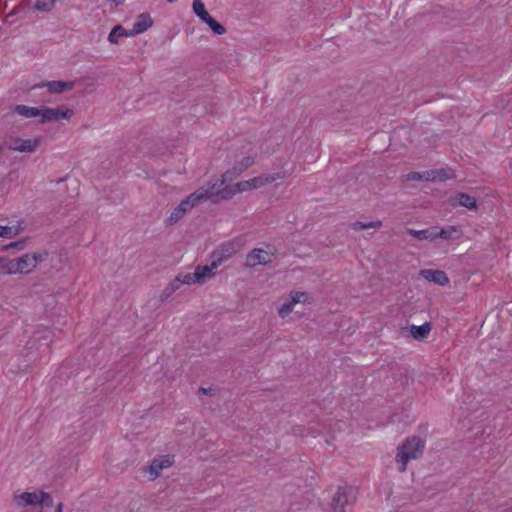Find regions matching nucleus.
Masks as SVG:
<instances>
[{"mask_svg": "<svg viewBox=\"0 0 512 512\" xmlns=\"http://www.w3.org/2000/svg\"><path fill=\"white\" fill-rule=\"evenodd\" d=\"M425 441L419 436H412L398 447L396 461L400 463L399 471L404 472L410 460L418 459L424 452Z\"/></svg>", "mask_w": 512, "mask_h": 512, "instance_id": "obj_1", "label": "nucleus"}, {"mask_svg": "<svg viewBox=\"0 0 512 512\" xmlns=\"http://www.w3.org/2000/svg\"><path fill=\"white\" fill-rule=\"evenodd\" d=\"M358 489L354 486H339L334 494L330 506L333 512H345V508L352 506L357 499Z\"/></svg>", "mask_w": 512, "mask_h": 512, "instance_id": "obj_2", "label": "nucleus"}, {"mask_svg": "<svg viewBox=\"0 0 512 512\" xmlns=\"http://www.w3.org/2000/svg\"><path fill=\"white\" fill-rule=\"evenodd\" d=\"M206 195L201 191H195L190 194L188 197L183 199L177 207L171 212L170 216L167 218V224L173 225L177 223L186 212L191 210L194 206H196L200 201H203V197Z\"/></svg>", "mask_w": 512, "mask_h": 512, "instance_id": "obj_3", "label": "nucleus"}, {"mask_svg": "<svg viewBox=\"0 0 512 512\" xmlns=\"http://www.w3.org/2000/svg\"><path fill=\"white\" fill-rule=\"evenodd\" d=\"M196 191H201L206 196L203 200H208L213 196L219 197L220 199H230L235 195V191L226 186V181L223 178L216 180L215 182H209L207 187H200Z\"/></svg>", "mask_w": 512, "mask_h": 512, "instance_id": "obj_4", "label": "nucleus"}, {"mask_svg": "<svg viewBox=\"0 0 512 512\" xmlns=\"http://www.w3.org/2000/svg\"><path fill=\"white\" fill-rule=\"evenodd\" d=\"M42 138L22 139L20 137H10L5 141V145L9 150L22 153H33L40 145Z\"/></svg>", "mask_w": 512, "mask_h": 512, "instance_id": "obj_5", "label": "nucleus"}, {"mask_svg": "<svg viewBox=\"0 0 512 512\" xmlns=\"http://www.w3.org/2000/svg\"><path fill=\"white\" fill-rule=\"evenodd\" d=\"M74 115V111L71 109H63V108H49L42 107L41 109V118L39 119L40 123H46L51 121H60L63 119L69 120Z\"/></svg>", "mask_w": 512, "mask_h": 512, "instance_id": "obj_6", "label": "nucleus"}, {"mask_svg": "<svg viewBox=\"0 0 512 512\" xmlns=\"http://www.w3.org/2000/svg\"><path fill=\"white\" fill-rule=\"evenodd\" d=\"M236 252L235 247L231 243L222 244L217 250L211 254L213 267H219L223 262L230 259Z\"/></svg>", "mask_w": 512, "mask_h": 512, "instance_id": "obj_7", "label": "nucleus"}, {"mask_svg": "<svg viewBox=\"0 0 512 512\" xmlns=\"http://www.w3.org/2000/svg\"><path fill=\"white\" fill-rule=\"evenodd\" d=\"M449 204L452 207H465L471 211H475L478 209L476 198L464 192H459L455 194V196L451 197L449 199Z\"/></svg>", "mask_w": 512, "mask_h": 512, "instance_id": "obj_8", "label": "nucleus"}, {"mask_svg": "<svg viewBox=\"0 0 512 512\" xmlns=\"http://www.w3.org/2000/svg\"><path fill=\"white\" fill-rule=\"evenodd\" d=\"M271 255L261 248H254L246 257V266L255 267L257 265H266L270 263Z\"/></svg>", "mask_w": 512, "mask_h": 512, "instance_id": "obj_9", "label": "nucleus"}, {"mask_svg": "<svg viewBox=\"0 0 512 512\" xmlns=\"http://www.w3.org/2000/svg\"><path fill=\"white\" fill-rule=\"evenodd\" d=\"M46 87L48 91L52 94H61L65 91L72 90L74 87L73 81H46L34 86V88H43Z\"/></svg>", "mask_w": 512, "mask_h": 512, "instance_id": "obj_10", "label": "nucleus"}, {"mask_svg": "<svg viewBox=\"0 0 512 512\" xmlns=\"http://www.w3.org/2000/svg\"><path fill=\"white\" fill-rule=\"evenodd\" d=\"M153 23V19L151 18V15L148 12L140 13L137 16L132 29L130 30V35H133L135 37L141 33H144L150 27L153 26Z\"/></svg>", "mask_w": 512, "mask_h": 512, "instance_id": "obj_11", "label": "nucleus"}, {"mask_svg": "<svg viewBox=\"0 0 512 512\" xmlns=\"http://www.w3.org/2000/svg\"><path fill=\"white\" fill-rule=\"evenodd\" d=\"M463 236V231L459 226L448 225L444 227L437 226L436 240H458Z\"/></svg>", "mask_w": 512, "mask_h": 512, "instance_id": "obj_12", "label": "nucleus"}, {"mask_svg": "<svg viewBox=\"0 0 512 512\" xmlns=\"http://www.w3.org/2000/svg\"><path fill=\"white\" fill-rule=\"evenodd\" d=\"M420 275L429 282H433L440 286L448 285L450 282L446 272L442 270L423 269L420 271Z\"/></svg>", "mask_w": 512, "mask_h": 512, "instance_id": "obj_13", "label": "nucleus"}, {"mask_svg": "<svg viewBox=\"0 0 512 512\" xmlns=\"http://www.w3.org/2000/svg\"><path fill=\"white\" fill-rule=\"evenodd\" d=\"M13 262L15 274H27L35 268L33 256H29V253H26L17 259H13Z\"/></svg>", "mask_w": 512, "mask_h": 512, "instance_id": "obj_14", "label": "nucleus"}, {"mask_svg": "<svg viewBox=\"0 0 512 512\" xmlns=\"http://www.w3.org/2000/svg\"><path fill=\"white\" fill-rule=\"evenodd\" d=\"M436 231H437V226H430L427 229H423V230H415L412 228H408L407 234L413 236L414 238H416L420 241H424V240L435 241L436 240Z\"/></svg>", "mask_w": 512, "mask_h": 512, "instance_id": "obj_15", "label": "nucleus"}, {"mask_svg": "<svg viewBox=\"0 0 512 512\" xmlns=\"http://www.w3.org/2000/svg\"><path fill=\"white\" fill-rule=\"evenodd\" d=\"M40 492H23L14 496V501L18 506L38 505Z\"/></svg>", "mask_w": 512, "mask_h": 512, "instance_id": "obj_16", "label": "nucleus"}, {"mask_svg": "<svg viewBox=\"0 0 512 512\" xmlns=\"http://www.w3.org/2000/svg\"><path fill=\"white\" fill-rule=\"evenodd\" d=\"M285 177L284 174L277 172L271 174H263L251 179L253 189L260 188L268 183H272L279 179H283Z\"/></svg>", "mask_w": 512, "mask_h": 512, "instance_id": "obj_17", "label": "nucleus"}, {"mask_svg": "<svg viewBox=\"0 0 512 512\" xmlns=\"http://www.w3.org/2000/svg\"><path fill=\"white\" fill-rule=\"evenodd\" d=\"M41 109L42 107H29L23 104H19L13 108V112L25 118H41Z\"/></svg>", "mask_w": 512, "mask_h": 512, "instance_id": "obj_18", "label": "nucleus"}, {"mask_svg": "<svg viewBox=\"0 0 512 512\" xmlns=\"http://www.w3.org/2000/svg\"><path fill=\"white\" fill-rule=\"evenodd\" d=\"M431 331V324L429 322H425L422 325H411L410 332L414 339L416 340H424L428 337Z\"/></svg>", "mask_w": 512, "mask_h": 512, "instance_id": "obj_19", "label": "nucleus"}, {"mask_svg": "<svg viewBox=\"0 0 512 512\" xmlns=\"http://www.w3.org/2000/svg\"><path fill=\"white\" fill-rule=\"evenodd\" d=\"M120 37H134V36L130 35V30L125 29L121 25H116L110 31V33L108 35V41L111 44H117L118 43V39Z\"/></svg>", "mask_w": 512, "mask_h": 512, "instance_id": "obj_20", "label": "nucleus"}, {"mask_svg": "<svg viewBox=\"0 0 512 512\" xmlns=\"http://www.w3.org/2000/svg\"><path fill=\"white\" fill-rule=\"evenodd\" d=\"M192 9L195 15L203 22L206 20L208 16H210L202 0H194L192 4Z\"/></svg>", "mask_w": 512, "mask_h": 512, "instance_id": "obj_21", "label": "nucleus"}, {"mask_svg": "<svg viewBox=\"0 0 512 512\" xmlns=\"http://www.w3.org/2000/svg\"><path fill=\"white\" fill-rule=\"evenodd\" d=\"M216 268L217 267H213V260L211 259L210 265L197 266L195 268V277L196 279H199V281L201 282L206 277L210 276L212 274V271Z\"/></svg>", "mask_w": 512, "mask_h": 512, "instance_id": "obj_22", "label": "nucleus"}, {"mask_svg": "<svg viewBox=\"0 0 512 512\" xmlns=\"http://www.w3.org/2000/svg\"><path fill=\"white\" fill-rule=\"evenodd\" d=\"M168 466H170V461L167 457H163V459H154L150 466V473L158 476L160 471Z\"/></svg>", "mask_w": 512, "mask_h": 512, "instance_id": "obj_23", "label": "nucleus"}, {"mask_svg": "<svg viewBox=\"0 0 512 512\" xmlns=\"http://www.w3.org/2000/svg\"><path fill=\"white\" fill-rule=\"evenodd\" d=\"M204 23H206L216 35H223L226 32V28L211 15L206 18Z\"/></svg>", "mask_w": 512, "mask_h": 512, "instance_id": "obj_24", "label": "nucleus"}, {"mask_svg": "<svg viewBox=\"0 0 512 512\" xmlns=\"http://www.w3.org/2000/svg\"><path fill=\"white\" fill-rule=\"evenodd\" d=\"M56 0H36L34 8L41 12H50L55 6Z\"/></svg>", "mask_w": 512, "mask_h": 512, "instance_id": "obj_25", "label": "nucleus"}, {"mask_svg": "<svg viewBox=\"0 0 512 512\" xmlns=\"http://www.w3.org/2000/svg\"><path fill=\"white\" fill-rule=\"evenodd\" d=\"M0 271L5 274H15L13 259L1 257Z\"/></svg>", "mask_w": 512, "mask_h": 512, "instance_id": "obj_26", "label": "nucleus"}, {"mask_svg": "<svg viewBox=\"0 0 512 512\" xmlns=\"http://www.w3.org/2000/svg\"><path fill=\"white\" fill-rule=\"evenodd\" d=\"M426 174L428 175L425 180H440V181H444L446 179L449 178L447 172L445 169H439V170H435V171H431V172H426Z\"/></svg>", "mask_w": 512, "mask_h": 512, "instance_id": "obj_27", "label": "nucleus"}, {"mask_svg": "<svg viewBox=\"0 0 512 512\" xmlns=\"http://www.w3.org/2000/svg\"><path fill=\"white\" fill-rule=\"evenodd\" d=\"M20 231V227L13 228L10 226H0V237L10 239L17 236L20 233Z\"/></svg>", "mask_w": 512, "mask_h": 512, "instance_id": "obj_28", "label": "nucleus"}, {"mask_svg": "<svg viewBox=\"0 0 512 512\" xmlns=\"http://www.w3.org/2000/svg\"><path fill=\"white\" fill-rule=\"evenodd\" d=\"M243 171H240V168L235 164L231 169L227 170L223 173L222 178L224 181L231 182L237 176H239Z\"/></svg>", "mask_w": 512, "mask_h": 512, "instance_id": "obj_29", "label": "nucleus"}, {"mask_svg": "<svg viewBox=\"0 0 512 512\" xmlns=\"http://www.w3.org/2000/svg\"><path fill=\"white\" fill-rule=\"evenodd\" d=\"M39 499L38 505L42 507L51 508L54 505L53 498L47 492L40 491Z\"/></svg>", "mask_w": 512, "mask_h": 512, "instance_id": "obj_30", "label": "nucleus"}, {"mask_svg": "<svg viewBox=\"0 0 512 512\" xmlns=\"http://www.w3.org/2000/svg\"><path fill=\"white\" fill-rule=\"evenodd\" d=\"M308 299V294L306 292H291L290 293V301L293 305L297 303H304Z\"/></svg>", "mask_w": 512, "mask_h": 512, "instance_id": "obj_31", "label": "nucleus"}, {"mask_svg": "<svg viewBox=\"0 0 512 512\" xmlns=\"http://www.w3.org/2000/svg\"><path fill=\"white\" fill-rule=\"evenodd\" d=\"M252 189H253L252 182H251V179H249V180L238 182L232 190L235 191V194H236L238 192H244V191H248V190H252Z\"/></svg>", "mask_w": 512, "mask_h": 512, "instance_id": "obj_32", "label": "nucleus"}, {"mask_svg": "<svg viewBox=\"0 0 512 512\" xmlns=\"http://www.w3.org/2000/svg\"><path fill=\"white\" fill-rule=\"evenodd\" d=\"M180 280L182 281L183 285H192L197 282H200L199 279H196L195 272L193 273H185V274H179Z\"/></svg>", "mask_w": 512, "mask_h": 512, "instance_id": "obj_33", "label": "nucleus"}, {"mask_svg": "<svg viewBox=\"0 0 512 512\" xmlns=\"http://www.w3.org/2000/svg\"><path fill=\"white\" fill-rule=\"evenodd\" d=\"M26 242H27V239H21V240H18V241H14V242H11L5 246H3V250H7V249H17V250H23L26 246Z\"/></svg>", "mask_w": 512, "mask_h": 512, "instance_id": "obj_34", "label": "nucleus"}, {"mask_svg": "<svg viewBox=\"0 0 512 512\" xmlns=\"http://www.w3.org/2000/svg\"><path fill=\"white\" fill-rule=\"evenodd\" d=\"M254 163V158L252 156H245L236 163V165L240 168V171H245Z\"/></svg>", "mask_w": 512, "mask_h": 512, "instance_id": "obj_35", "label": "nucleus"}, {"mask_svg": "<svg viewBox=\"0 0 512 512\" xmlns=\"http://www.w3.org/2000/svg\"><path fill=\"white\" fill-rule=\"evenodd\" d=\"M293 304L291 301H289L288 303H284L279 309H278V314L280 317L282 318H285L286 316H288L292 310H293Z\"/></svg>", "mask_w": 512, "mask_h": 512, "instance_id": "obj_36", "label": "nucleus"}, {"mask_svg": "<svg viewBox=\"0 0 512 512\" xmlns=\"http://www.w3.org/2000/svg\"><path fill=\"white\" fill-rule=\"evenodd\" d=\"M29 256H33V262H34V267L37 266L38 263L42 262L46 256H47V253H29Z\"/></svg>", "mask_w": 512, "mask_h": 512, "instance_id": "obj_37", "label": "nucleus"}, {"mask_svg": "<svg viewBox=\"0 0 512 512\" xmlns=\"http://www.w3.org/2000/svg\"><path fill=\"white\" fill-rule=\"evenodd\" d=\"M174 293V288L172 286H166L165 289L161 293V300L164 301L169 298Z\"/></svg>", "mask_w": 512, "mask_h": 512, "instance_id": "obj_38", "label": "nucleus"}, {"mask_svg": "<svg viewBox=\"0 0 512 512\" xmlns=\"http://www.w3.org/2000/svg\"><path fill=\"white\" fill-rule=\"evenodd\" d=\"M20 11V7L19 6H16L12 9V11H10L6 17H5V20L4 22L5 23H9V24H12V22L9 20L11 17L15 16L18 14V12Z\"/></svg>", "mask_w": 512, "mask_h": 512, "instance_id": "obj_39", "label": "nucleus"}, {"mask_svg": "<svg viewBox=\"0 0 512 512\" xmlns=\"http://www.w3.org/2000/svg\"><path fill=\"white\" fill-rule=\"evenodd\" d=\"M182 285L183 283L180 280L179 275L168 284V286H172L174 288V292L178 290Z\"/></svg>", "mask_w": 512, "mask_h": 512, "instance_id": "obj_40", "label": "nucleus"}, {"mask_svg": "<svg viewBox=\"0 0 512 512\" xmlns=\"http://www.w3.org/2000/svg\"><path fill=\"white\" fill-rule=\"evenodd\" d=\"M408 180H423L426 177H423L421 173L419 172H410L407 175Z\"/></svg>", "mask_w": 512, "mask_h": 512, "instance_id": "obj_41", "label": "nucleus"}, {"mask_svg": "<svg viewBox=\"0 0 512 512\" xmlns=\"http://www.w3.org/2000/svg\"><path fill=\"white\" fill-rule=\"evenodd\" d=\"M364 225H365V229H368V228H380L382 226V222L381 221H371V222H364Z\"/></svg>", "mask_w": 512, "mask_h": 512, "instance_id": "obj_42", "label": "nucleus"}, {"mask_svg": "<svg viewBox=\"0 0 512 512\" xmlns=\"http://www.w3.org/2000/svg\"><path fill=\"white\" fill-rule=\"evenodd\" d=\"M352 229L355 231H360L365 229L364 222L357 221L351 225Z\"/></svg>", "mask_w": 512, "mask_h": 512, "instance_id": "obj_43", "label": "nucleus"}, {"mask_svg": "<svg viewBox=\"0 0 512 512\" xmlns=\"http://www.w3.org/2000/svg\"><path fill=\"white\" fill-rule=\"evenodd\" d=\"M54 512H63V503H58Z\"/></svg>", "mask_w": 512, "mask_h": 512, "instance_id": "obj_44", "label": "nucleus"}, {"mask_svg": "<svg viewBox=\"0 0 512 512\" xmlns=\"http://www.w3.org/2000/svg\"><path fill=\"white\" fill-rule=\"evenodd\" d=\"M201 391L204 393V394H207L208 393V390L205 389V388H202Z\"/></svg>", "mask_w": 512, "mask_h": 512, "instance_id": "obj_45", "label": "nucleus"}, {"mask_svg": "<svg viewBox=\"0 0 512 512\" xmlns=\"http://www.w3.org/2000/svg\"><path fill=\"white\" fill-rule=\"evenodd\" d=\"M178 0H167L168 3H175L177 2Z\"/></svg>", "mask_w": 512, "mask_h": 512, "instance_id": "obj_46", "label": "nucleus"}]
</instances>
